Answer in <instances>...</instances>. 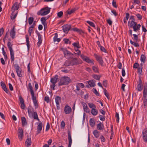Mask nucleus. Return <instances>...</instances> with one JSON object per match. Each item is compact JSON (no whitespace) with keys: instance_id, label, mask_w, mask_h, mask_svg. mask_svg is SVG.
<instances>
[{"instance_id":"f257e3e1","label":"nucleus","mask_w":147,"mask_h":147,"mask_svg":"<svg viewBox=\"0 0 147 147\" xmlns=\"http://www.w3.org/2000/svg\"><path fill=\"white\" fill-rule=\"evenodd\" d=\"M71 81L70 78L64 76L62 77L60 79V81L58 84V86H60L63 85H67Z\"/></svg>"},{"instance_id":"f03ea898","label":"nucleus","mask_w":147,"mask_h":147,"mask_svg":"<svg viewBox=\"0 0 147 147\" xmlns=\"http://www.w3.org/2000/svg\"><path fill=\"white\" fill-rule=\"evenodd\" d=\"M61 50L63 52L64 57L67 59H71L74 57V55L67 49L61 48Z\"/></svg>"},{"instance_id":"7ed1b4c3","label":"nucleus","mask_w":147,"mask_h":147,"mask_svg":"<svg viewBox=\"0 0 147 147\" xmlns=\"http://www.w3.org/2000/svg\"><path fill=\"white\" fill-rule=\"evenodd\" d=\"M51 9V8L48 7H43L37 12V14L38 15H41V16L47 15L49 13Z\"/></svg>"},{"instance_id":"20e7f679","label":"nucleus","mask_w":147,"mask_h":147,"mask_svg":"<svg viewBox=\"0 0 147 147\" xmlns=\"http://www.w3.org/2000/svg\"><path fill=\"white\" fill-rule=\"evenodd\" d=\"M9 41L7 43V45L10 52L11 61L13 62L14 60V51L12 48L13 45L11 44V43L10 42V38L9 39Z\"/></svg>"},{"instance_id":"39448f33","label":"nucleus","mask_w":147,"mask_h":147,"mask_svg":"<svg viewBox=\"0 0 147 147\" xmlns=\"http://www.w3.org/2000/svg\"><path fill=\"white\" fill-rule=\"evenodd\" d=\"M71 66L76 65L82 63V61L80 59H78L76 57H73L70 60Z\"/></svg>"},{"instance_id":"423d86ee","label":"nucleus","mask_w":147,"mask_h":147,"mask_svg":"<svg viewBox=\"0 0 147 147\" xmlns=\"http://www.w3.org/2000/svg\"><path fill=\"white\" fill-rule=\"evenodd\" d=\"M58 76L57 75H55L54 77L51 78V82L52 83L53 85H51V87L52 88L53 90H55V84L58 80Z\"/></svg>"},{"instance_id":"0eeeda50","label":"nucleus","mask_w":147,"mask_h":147,"mask_svg":"<svg viewBox=\"0 0 147 147\" xmlns=\"http://www.w3.org/2000/svg\"><path fill=\"white\" fill-rule=\"evenodd\" d=\"M94 56L99 64L102 66H103V65L104 61L102 57L100 55H97L95 53L94 54Z\"/></svg>"},{"instance_id":"6e6552de","label":"nucleus","mask_w":147,"mask_h":147,"mask_svg":"<svg viewBox=\"0 0 147 147\" xmlns=\"http://www.w3.org/2000/svg\"><path fill=\"white\" fill-rule=\"evenodd\" d=\"M63 32L65 33H67L69 30H71V27L70 25L66 24L62 27Z\"/></svg>"},{"instance_id":"1a4fd4ad","label":"nucleus","mask_w":147,"mask_h":147,"mask_svg":"<svg viewBox=\"0 0 147 147\" xmlns=\"http://www.w3.org/2000/svg\"><path fill=\"white\" fill-rule=\"evenodd\" d=\"M19 100L20 103V107L22 109H25L26 106L25 105L24 100L21 96H20L19 97Z\"/></svg>"},{"instance_id":"9d476101","label":"nucleus","mask_w":147,"mask_h":147,"mask_svg":"<svg viewBox=\"0 0 147 147\" xmlns=\"http://www.w3.org/2000/svg\"><path fill=\"white\" fill-rule=\"evenodd\" d=\"M64 111L65 113L66 114H69L71 112L72 109L70 106H68L67 105H66L64 108Z\"/></svg>"},{"instance_id":"9b49d317","label":"nucleus","mask_w":147,"mask_h":147,"mask_svg":"<svg viewBox=\"0 0 147 147\" xmlns=\"http://www.w3.org/2000/svg\"><path fill=\"white\" fill-rule=\"evenodd\" d=\"M18 135L19 138V139L22 140V139L23 136V131L22 129L20 128H19L18 129Z\"/></svg>"},{"instance_id":"f8f14e48","label":"nucleus","mask_w":147,"mask_h":147,"mask_svg":"<svg viewBox=\"0 0 147 147\" xmlns=\"http://www.w3.org/2000/svg\"><path fill=\"white\" fill-rule=\"evenodd\" d=\"M42 127V122H40L38 125L37 127V133L36 135L41 133Z\"/></svg>"},{"instance_id":"ddd939ff","label":"nucleus","mask_w":147,"mask_h":147,"mask_svg":"<svg viewBox=\"0 0 147 147\" xmlns=\"http://www.w3.org/2000/svg\"><path fill=\"white\" fill-rule=\"evenodd\" d=\"M1 86L3 89L8 94L9 92V90L6 88V85L4 82H1Z\"/></svg>"},{"instance_id":"4468645a","label":"nucleus","mask_w":147,"mask_h":147,"mask_svg":"<svg viewBox=\"0 0 147 147\" xmlns=\"http://www.w3.org/2000/svg\"><path fill=\"white\" fill-rule=\"evenodd\" d=\"M147 96V83H146L144 86L143 91V96L144 98H146Z\"/></svg>"},{"instance_id":"2eb2a0df","label":"nucleus","mask_w":147,"mask_h":147,"mask_svg":"<svg viewBox=\"0 0 147 147\" xmlns=\"http://www.w3.org/2000/svg\"><path fill=\"white\" fill-rule=\"evenodd\" d=\"M71 30H72L77 32L79 33L80 34H81L82 33H84V32L81 29H78L77 28H72L71 29Z\"/></svg>"},{"instance_id":"dca6fc26","label":"nucleus","mask_w":147,"mask_h":147,"mask_svg":"<svg viewBox=\"0 0 147 147\" xmlns=\"http://www.w3.org/2000/svg\"><path fill=\"white\" fill-rule=\"evenodd\" d=\"M15 26H13L12 29L11 30L10 32V36L13 39L15 38L16 35V32L15 30Z\"/></svg>"},{"instance_id":"f3484780","label":"nucleus","mask_w":147,"mask_h":147,"mask_svg":"<svg viewBox=\"0 0 147 147\" xmlns=\"http://www.w3.org/2000/svg\"><path fill=\"white\" fill-rule=\"evenodd\" d=\"M31 138H29L28 137L25 142V146L26 147H29L31 145Z\"/></svg>"},{"instance_id":"a211bd4d","label":"nucleus","mask_w":147,"mask_h":147,"mask_svg":"<svg viewBox=\"0 0 147 147\" xmlns=\"http://www.w3.org/2000/svg\"><path fill=\"white\" fill-rule=\"evenodd\" d=\"M13 65L16 69V73H18L20 71H22V69L20 68L18 64H14L13 61Z\"/></svg>"},{"instance_id":"6ab92c4d","label":"nucleus","mask_w":147,"mask_h":147,"mask_svg":"<svg viewBox=\"0 0 147 147\" xmlns=\"http://www.w3.org/2000/svg\"><path fill=\"white\" fill-rule=\"evenodd\" d=\"M96 81L94 80H91L88 81V84L91 87H94L95 85Z\"/></svg>"},{"instance_id":"aec40b11","label":"nucleus","mask_w":147,"mask_h":147,"mask_svg":"<svg viewBox=\"0 0 147 147\" xmlns=\"http://www.w3.org/2000/svg\"><path fill=\"white\" fill-rule=\"evenodd\" d=\"M26 45L27 47L28 51H29L30 50V45L29 41V38L28 35H26Z\"/></svg>"},{"instance_id":"412c9836","label":"nucleus","mask_w":147,"mask_h":147,"mask_svg":"<svg viewBox=\"0 0 147 147\" xmlns=\"http://www.w3.org/2000/svg\"><path fill=\"white\" fill-rule=\"evenodd\" d=\"M19 8V6L18 5V3L16 2L12 6L11 9L13 10L14 11H15V10H18Z\"/></svg>"},{"instance_id":"4be33fe9","label":"nucleus","mask_w":147,"mask_h":147,"mask_svg":"<svg viewBox=\"0 0 147 147\" xmlns=\"http://www.w3.org/2000/svg\"><path fill=\"white\" fill-rule=\"evenodd\" d=\"M38 41L37 43V45L38 47H39L40 45L42 43V39L41 36L40 34V35L38 34Z\"/></svg>"},{"instance_id":"5701e85b","label":"nucleus","mask_w":147,"mask_h":147,"mask_svg":"<svg viewBox=\"0 0 147 147\" xmlns=\"http://www.w3.org/2000/svg\"><path fill=\"white\" fill-rule=\"evenodd\" d=\"M28 112L29 115H30L31 114H32V112H34V109L30 105L28 107Z\"/></svg>"},{"instance_id":"b1692460","label":"nucleus","mask_w":147,"mask_h":147,"mask_svg":"<svg viewBox=\"0 0 147 147\" xmlns=\"http://www.w3.org/2000/svg\"><path fill=\"white\" fill-rule=\"evenodd\" d=\"M104 127V125L101 122H99V123L97 125V128L98 130H102L103 129Z\"/></svg>"},{"instance_id":"393cba45","label":"nucleus","mask_w":147,"mask_h":147,"mask_svg":"<svg viewBox=\"0 0 147 147\" xmlns=\"http://www.w3.org/2000/svg\"><path fill=\"white\" fill-rule=\"evenodd\" d=\"M48 19V18L46 17H42L41 18L40 21H41L42 24L45 26L47 25V24L46 23V21Z\"/></svg>"},{"instance_id":"a878e982","label":"nucleus","mask_w":147,"mask_h":147,"mask_svg":"<svg viewBox=\"0 0 147 147\" xmlns=\"http://www.w3.org/2000/svg\"><path fill=\"white\" fill-rule=\"evenodd\" d=\"M21 119L22 126H24V125H26L27 123L25 117H22L21 118Z\"/></svg>"},{"instance_id":"bb28decb","label":"nucleus","mask_w":147,"mask_h":147,"mask_svg":"<svg viewBox=\"0 0 147 147\" xmlns=\"http://www.w3.org/2000/svg\"><path fill=\"white\" fill-rule=\"evenodd\" d=\"M76 10V9L75 8L72 9L70 11L69 10V9H68L66 11L65 15L66 16H67L68 14L70 15L75 12Z\"/></svg>"},{"instance_id":"cd10ccee","label":"nucleus","mask_w":147,"mask_h":147,"mask_svg":"<svg viewBox=\"0 0 147 147\" xmlns=\"http://www.w3.org/2000/svg\"><path fill=\"white\" fill-rule=\"evenodd\" d=\"M61 97L59 96H57L55 98V101L57 105H59V102L61 101Z\"/></svg>"},{"instance_id":"c85d7f7f","label":"nucleus","mask_w":147,"mask_h":147,"mask_svg":"<svg viewBox=\"0 0 147 147\" xmlns=\"http://www.w3.org/2000/svg\"><path fill=\"white\" fill-rule=\"evenodd\" d=\"M91 113L92 115L95 116L98 114V111L95 108H92L91 110Z\"/></svg>"},{"instance_id":"c756f323","label":"nucleus","mask_w":147,"mask_h":147,"mask_svg":"<svg viewBox=\"0 0 147 147\" xmlns=\"http://www.w3.org/2000/svg\"><path fill=\"white\" fill-rule=\"evenodd\" d=\"M93 134L96 138H97L99 136V133L97 130H94L93 131Z\"/></svg>"},{"instance_id":"7c9ffc66","label":"nucleus","mask_w":147,"mask_h":147,"mask_svg":"<svg viewBox=\"0 0 147 147\" xmlns=\"http://www.w3.org/2000/svg\"><path fill=\"white\" fill-rule=\"evenodd\" d=\"M34 103V106H35V109L37 108L38 107V105L37 103V101L36 99V97H35L34 98H32Z\"/></svg>"},{"instance_id":"2f4dec72","label":"nucleus","mask_w":147,"mask_h":147,"mask_svg":"<svg viewBox=\"0 0 147 147\" xmlns=\"http://www.w3.org/2000/svg\"><path fill=\"white\" fill-rule=\"evenodd\" d=\"M63 65L65 66V67H67L70 65L71 66L70 60H66L65 62Z\"/></svg>"},{"instance_id":"473e14b6","label":"nucleus","mask_w":147,"mask_h":147,"mask_svg":"<svg viewBox=\"0 0 147 147\" xmlns=\"http://www.w3.org/2000/svg\"><path fill=\"white\" fill-rule=\"evenodd\" d=\"M14 11H13L11 15V18L12 20L15 19L18 14V12H17L14 15Z\"/></svg>"},{"instance_id":"72a5a7b5","label":"nucleus","mask_w":147,"mask_h":147,"mask_svg":"<svg viewBox=\"0 0 147 147\" xmlns=\"http://www.w3.org/2000/svg\"><path fill=\"white\" fill-rule=\"evenodd\" d=\"M68 139L69 140V142L72 143V140L71 137V134L70 131L68 130Z\"/></svg>"},{"instance_id":"f704fd0d","label":"nucleus","mask_w":147,"mask_h":147,"mask_svg":"<svg viewBox=\"0 0 147 147\" xmlns=\"http://www.w3.org/2000/svg\"><path fill=\"white\" fill-rule=\"evenodd\" d=\"M90 125L92 127L94 126L95 124V121L94 120V119L91 118L89 121Z\"/></svg>"},{"instance_id":"c9c22d12","label":"nucleus","mask_w":147,"mask_h":147,"mask_svg":"<svg viewBox=\"0 0 147 147\" xmlns=\"http://www.w3.org/2000/svg\"><path fill=\"white\" fill-rule=\"evenodd\" d=\"M33 118L35 119H36L38 121H39V119L38 117V116L37 112L36 111L34 112L33 113Z\"/></svg>"},{"instance_id":"e433bc0d","label":"nucleus","mask_w":147,"mask_h":147,"mask_svg":"<svg viewBox=\"0 0 147 147\" xmlns=\"http://www.w3.org/2000/svg\"><path fill=\"white\" fill-rule=\"evenodd\" d=\"M92 69L93 71L95 73H99L98 67V66H93L92 67Z\"/></svg>"},{"instance_id":"4c0bfd02","label":"nucleus","mask_w":147,"mask_h":147,"mask_svg":"<svg viewBox=\"0 0 147 147\" xmlns=\"http://www.w3.org/2000/svg\"><path fill=\"white\" fill-rule=\"evenodd\" d=\"M138 71L139 73L140 76L142 75V67H139L138 68Z\"/></svg>"},{"instance_id":"58836bf2","label":"nucleus","mask_w":147,"mask_h":147,"mask_svg":"<svg viewBox=\"0 0 147 147\" xmlns=\"http://www.w3.org/2000/svg\"><path fill=\"white\" fill-rule=\"evenodd\" d=\"M92 77L95 79L99 80L101 76L99 75H98L96 74H93L92 75Z\"/></svg>"},{"instance_id":"ea45409f","label":"nucleus","mask_w":147,"mask_h":147,"mask_svg":"<svg viewBox=\"0 0 147 147\" xmlns=\"http://www.w3.org/2000/svg\"><path fill=\"white\" fill-rule=\"evenodd\" d=\"M84 61H85L86 62L88 63H93V61L91 60L88 57L86 56V58L84 59Z\"/></svg>"},{"instance_id":"a19ab883","label":"nucleus","mask_w":147,"mask_h":147,"mask_svg":"<svg viewBox=\"0 0 147 147\" xmlns=\"http://www.w3.org/2000/svg\"><path fill=\"white\" fill-rule=\"evenodd\" d=\"M63 41L66 44H70L71 43V41L69 40L68 38H65L63 39Z\"/></svg>"},{"instance_id":"79ce46f5","label":"nucleus","mask_w":147,"mask_h":147,"mask_svg":"<svg viewBox=\"0 0 147 147\" xmlns=\"http://www.w3.org/2000/svg\"><path fill=\"white\" fill-rule=\"evenodd\" d=\"M146 57L144 55L142 54L140 57V60L142 62L144 63H145V60L146 59Z\"/></svg>"},{"instance_id":"37998d69","label":"nucleus","mask_w":147,"mask_h":147,"mask_svg":"<svg viewBox=\"0 0 147 147\" xmlns=\"http://www.w3.org/2000/svg\"><path fill=\"white\" fill-rule=\"evenodd\" d=\"M28 23L29 25H31L34 22V18L33 17H30L28 18Z\"/></svg>"},{"instance_id":"c03bdc74","label":"nucleus","mask_w":147,"mask_h":147,"mask_svg":"<svg viewBox=\"0 0 147 147\" xmlns=\"http://www.w3.org/2000/svg\"><path fill=\"white\" fill-rule=\"evenodd\" d=\"M140 27L141 25L140 24H137L136 27L135 26L134 27V31L135 32H136L137 31H138L140 30Z\"/></svg>"},{"instance_id":"a18cd8bd","label":"nucleus","mask_w":147,"mask_h":147,"mask_svg":"<svg viewBox=\"0 0 147 147\" xmlns=\"http://www.w3.org/2000/svg\"><path fill=\"white\" fill-rule=\"evenodd\" d=\"M128 25L129 28H133L134 24L133 23V21H131V22L129 21L128 22Z\"/></svg>"},{"instance_id":"49530a36","label":"nucleus","mask_w":147,"mask_h":147,"mask_svg":"<svg viewBox=\"0 0 147 147\" xmlns=\"http://www.w3.org/2000/svg\"><path fill=\"white\" fill-rule=\"evenodd\" d=\"M134 38L133 39L135 41V42H137L138 41V35L134 34L133 35Z\"/></svg>"},{"instance_id":"de8ad7c7","label":"nucleus","mask_w":147,"mask_h":147,"mask_svg":"<svg viewBox=\"0 0 147 147\" xmlns=\"http://www.w3.org/2000/svg\"><path fill=\"white\" fill-rule=\"evenodd\" d=\"M76 89L74 90V91L77 94H79L80 93L79 92H78V91H79L80 90V87L77 84L76 85Z\"/></svg>"},{"instance_id":"09e8293b","label":"nucleus","mask_w":147,"mask_h":147,"mask_svg":"<svg viewBox=\"0 0 147 147\" xmlns=\"http://www.w3.org/2000/svg\"><path fill=\"white\" fill-rule=\"evenodd\" d=\"M72 45L74 47H76L77 48H80V47L79 46V43L78 42H76L73 43Z\"/></svg>"},{"instance_id":"8fccbe9b","label":"nucleus","mask_w":147,"mask_h":147,"mask_svg":"<svg viewBox=\"0 0 147 147\" xmlns=\"http://www.w3.org/2000/svg\"><path fill=\"white\" fill-rule=\"evenodd\" d=\"M103 90H104V92L105 95L106 96V97L107 98L109 99V94L107 93V90H106V89L105 88H103Z\"/></svg>"},{"instance_id":"3c124183","label":"nucleus","mask_w":147,"mask_h":147,"mask_svg":"<svg viewBox=\"0 0 147 147\" xmlns=\"http://www.w3.org/2000/svg\"><path fill=\"white\" fill-rule=\"evenodd\" d=\"M92 92L95 94L97 96H99L100 94L97 91L96 89L93 88L92 89Z\"/></svg>"},{"instance_id":"603ef678","label":"nucleus","mask_w":147,"mask_h":147,"mask_svg":"<svg viewBox=\"0 0 147 147\" xmlns=\"http://www.w3.org/2000/svg\"><path fill=\"white\" fill-rule=\"evenodd\" d=\"M86 22L88 24L91 26L93 27H95L94 24L93 22H90L89 21H86Z\"/></svg>"},{"instance_id":"864d4df0","label":"nucleus","mask_w":147,"mask_h":147,"mask_svg":"<svg viewBox=\"0 0 147 147\" xmlns=\"http://www.w3.org/2000/svg\"><path fill=\"white\" fill-rule=\"evenodd\" d=\"M143 104L144 106V108H146L147 105V99L146 98H144Z\"/></svg>"},{"instance_id":"5fc2aeb1","label":"nucleus","mask_w":147,"mask_h":147,"mask_svg":"<svg viewBox=\"0 0 147 147\" xmlns=\"http://www.w3.org/2000/svg\"><path fill=\"white\" fill-rule=\"evenodd\" d=\"M141 84H138L137 86V90L138 91H141L142 89V88L141 87Z\"/></svg>"},{"instance_id":"6e6d98bb","label":"nucleus","mask_w":147,"mask_h":147,"mask_svg":"<svg viewBox=\"0 0 147 147\" xmlns=\"http://www.w3.org/2000/svg\"><path fill=\"white\" fill-rule=\"evenodd\" d=\"M88 106L89 107L91 108H92L93 107V108H96V107L95 105L92 103H89Z\"/></svg>"},{"instance_id":"4d7b16f0","label":"nucleus","mask_w":147,"mask_h":147,"mask_svg":"<svg viewBox=\"0 0 147 147\" xmlns=\"http://www.w3.org/2000/svg\"><path fill=\"white\" fill-rule=\"evenodd\" d=\"M115 117L117 118L116 119V121L117 123H119V114L117 112H116V115H115Z\"/></svg>"},{"instance_id":"13d9d810","label":"nucleus","mask_w":147,"mask_h":147,"mask_svg":"<svg viewBox=\"0 0 147 147\" xmlns=\"http://www.w3.org/2000/svg\"><path fill=\"white\" fill-rule=\"evenodd\" d=\"M99 47L100 48V49L101 51L105 53H107V51H106V50L105 49L104 47L101 46Z\"/></svg>"},{"instance_id":"bf43d9fd","label":"nucleus","mask_w":147,"mask_h":147,"mask_svg":"<svg viewBox=\"0 0 147 147\" xmlns=\"http://www.w3.org/2000/svg\"><path fill=\"white\" fill-rule=\"evenodd\" d=\"M108 84L107 81L105 80L103 81L102 84L105 87H106Z\"/></svg>"},{"instance_id":"052dcab7","label":"nucleus","mask_w":147,"mask_h":147,"mask_svg":"<svg viewBox=\"0 0 147 147\" xmlns=\"http://www.w3.org/2000/svg\"><path fill=\"white\" fill-rule=\"evenodd\" d=\"M30 91L32 96V98H34L35 97H36V96H34V93L33 90H30Z\"/></svg>"},{"instance_id":"680f3d73","label":"nucleus","mask_w":147,"mask_h":147,"mask_svg":"<svg viewBox=\"0 0 147 147\" xmlns=\"http://www.w3.org/2000/svg\"><path fill=\"white\" fill-rule=\"evenodd\" d=\"M142 135H147V128H145L143 130L142 132Z\"/></svg>"},{"instance_id":"e2e57ef3","label":"nucleus","mask_w":147,"mask_h":147,"mask_svg":"<svg viewBox=\"0 0 147 147\" xmlns=\"http://www.w3.org/2000/svg\"><path fill=\"white\" fill-rule=\"evenodd\" d=\"M84 110L85 112H86V113H90V110L89 108L87 106H86L85 108H84Z\"/></svg>"},{"instance_id":"0e129e2a","label":"nucleus","mask_w":147,"mask_h":147,"mask_svg":"<svg viewBox=\"0 0 147 147\" xmlns=\"http://www.w3.org/2000/svg\"><path fill=\"white\" fill-rule=\"evenodd\" d=\"M139 66V64L137 63H134V65L133 67L134 68L137 69L138 68Z\"/></svg>"},{"instance_id":"69168bd1","label":"nucleus","mask_w":147,"mask_h":147,"mask_svg":"<svg viewBox=\"0 0 147 147\" xmlns=\"http://www.w3.org/2000/svg\"><path fill=\"white\" fill-rule=\"evenodd\" d=\"M136 16H137V18H138L139 20H141L142 19V16L139 13L136 14Z\"/></svg>"},{"instance_id":"338daca9","label":"nucleus","mask_w":147,"mask_h":147,"mask_svg":"<svg viewBox=\"0 0 147 147\" xmlns=\"http://www.w3.org/2000/svg\"><path fill=\"white\" fill-rule=\"evenodd\" d=\"M33 28H30V26L29 28L28 32L30 36L31 35L32 32L33 30Z\"/></svg>"},{"instance_id":"774afa93","label":"nucleus","mask_w":147,"mask_h":147,"mask_svg":"<svg viewBox=\"0 0 147 147\" xmlns=\"http://www.w3.org/2000/svg\"><path fill=\"white\" fill-rule=\"evenodd\" d=\"M143 139L145 143L147 142V135H143Z\"/></svg>"}]
</instances>
